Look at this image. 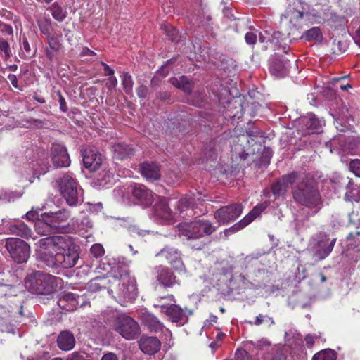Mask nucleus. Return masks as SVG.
<instances>
[{
  "instance_id": "0e129e2a",
  "label": "nucleus",
  "mask_w": 360,
  "mask_h": 360,
  "mask_svg": "<svg viewBox=\"0 0 360 360\" xmlns=\"http://www.w3.org/2000/svg\"><path fill=\"white\" fill-rule=\"evenodd\" d=\"M317 337L315 335L308 334L305 336L304 340L308 347H311L315 342Z\"/></svg>"
},
{
  "instance_id": "0eeeda50",
  "label": "nucleus",
  "mask_w": 360,
  "mask_h": 360,
  "mask_svg": "<svg viewBox=\"0 0 360 360\" xmlns=\"http://www.w3.org/2000/svg\"><path fill=\"white\" fill-rule=\"evenodd\" d=\"M216 231L212 224L207 220H198L185 224L181 231L191 241L199 240L205 235H211Z\"/></svg>"
},
{
  "instance_id": "a18cd8bd",
  "label": "nucleus",
  "mask_w": 360,
  "mask_h": 360,
  "mask_svg": "<svg viewBox=\"0 0 360 360\" xmlns=\"http://www.w3.org/2000/svg\"><path fill=\"white\" fill-rule=\"evenodd\" d=\"M0 51L4 53L5 60L9 59L12 56L9 43L3 38H0Z\"/></svg>"
},
{
  "instance_id": "de8ad7c7",
  "label": "nucleus",
  "mask_w": 360,
  "mask_h": 360,
  "mask_svg": "<svg viewBox=\"0 0 360 360\" xmlns=\"http://www.w3.org/2000/svg\"><path fill=\"white\" fill-rule=\"evenodd\" d=\"M91 255L95 258H101L105 253L103 247L101 244H94L90 249Z\"/></svg>"
},
{
  "instance_id": "864d4df0",
  "label": "nucleus",
  "mask_w": 360,
  "mask_h": 360,
  "mask_svg": "<svg viewBox=\"0 0 360 360\" xmlns=\"http://www.w3.org/2000/svg\"><path fill=\"white\" fill-rule=\"evenodd\" d=\"M56 94L58 96L60 110L63 112H66L68 108L65 98L63 96L60 91H57Z\"/></svg>"
},
{
  "instance_id": "20e7f679",
  "label": "nucleus",
  "mask_w": 360,
  "mask_h": 360,
  "mask_svg": "<svg viewBox=\"0 0 360 360\" xmlns=\"http://www.w3.org/2000/svg\"><path fill=\"white\" fill-rule=\"evenodd\" d=\"M59 238L60 236H55L42 238L39 241L38 258L51 268H58V253L60 249L56 243H59Z\"/></svg>"
},
{
  "instance_id": "37998d69",
  "label": "nucleus",
  "mask_w": 360,
  "mask_h": 360,
  "mask_svg": "<svg viewBox=\"0 0 360 360\" xmlns=\"http://www.w3.org/2000/svg\"><path fill=\"white\" fill-rule=\"evenodd\" d=\"M195 205L194 199L192 197L190 196H186L184 198H181L178 201V209L180 212H181L183 210L193 207Z\"/></svg>"
},
{
  "instance_id": "5fc2aeb1",
  "label": "nucleus",
  "mask_w": 360,
  "mask_h": 360,
  "mask_svg": "<svg viewBox=\"0 0 360 360\" xmlns=\"http://www.w3.org/2000/svg\"><path fill=\"white\" fill-rule=\"evenodd\" d=\"M254 345L259 349H263L264 348L269 347L271 346V342L266 338H262L261 340H258Z\"/></svg>"
},
{
  "instance_id": "c756f323",
  "label": "nucleus",
  "mask_w": 360,
  "mask_h": 360,
  "mask_svg": "<svg viewBox=\"0 0 360 360\" xmlns=\"http://www.w3.org/2000/svg\"><path fill=\"white\" fill-rule=\"evenodd\" d=\"M40 220H37L34 223L35 231L41 235H49L55 232L51 223L48 222V218L44 213L42 214Z\"/></svg>"
},
{
  "instance_id": "393cba45",
  "label": "nucleus",
  "mask_w": 360,
  "mask_h": 360,
  "mask_svg": "<svg viewBox=\"0 0 360 360\" xmlns=\"http://www.w3.org/2000/svg\"><path fill=\"white\" fill-rule=\"evenodd\" d=\"M140 349L146 354L157 353L161 347L160 341L155 337H142L138 342Z\"/></svg>"
},
{
  "instance_id": "5701e85b",
  "label": "nucleus",
  "mask_w": 360,
  "mask_h": 360,
  "mask_svg": "<svg viewBox=\"0 0 360 360\" xmlns=\"http://www.w3.org/2000/svg\"><path fill=\"white\" fill-rule=\"evenodd\" d=\"M153 214L157 219L162 221H169L174 218V214L169 207L165 198H160L153 207Z\"/></svg>"
},
{
  "instance_id": "13d9d810",
  "label": "nucleus",
  "mask_w": 360,
  "mask_h": 360,
  "mask_svg": "<svg viewBox=\"0 0 360 360\" xmlns=\"http://www.w3.org/2000/svg\"><path fill=\"white\" fill-rule=\"evenodd\" d=\"M26 217L28 220L34 221V223L37 221V220H40L41 218H39V213L37 211H29L26 214Z\"/></svg>"
},
{
  "instance_id": "6e6552de",
  "label": "nucleus",
  "mask_w": 360,
  "mask_h": 360,
  "mask_svg": "<svg viewBox=\"0 0 360 360\" xmlns=\"http://www.w3.org/2000/svg\"><path fill=\"white\" fill-rule=\"evenodd\" d=\"M336 239H330L328 234L319 232L316 234L311 241V251L313 257L319 261L326 258L332 252Z\"/></svg>"
},
{
  "instance_id": "ddd939ff",
  "label": "nucleus",
  "mask_w": 360,
  "mask_h": 360,
  "mask_svg": "<svg viewBox=\"0 0 360 360\" xmlns=\"http://www.w3.org/2000/svg\"><path fill=\"white\" fill-rule=\"evenodd\" d=\"M267 202L256 205L243 219L239 222L235 224L231 227L225 230L224 233L227 236L230 233H234L240 229H243L249 224H250L255 219L259 217L262 212H264L268 207Z\"/></svg>"
},
{
  "instance_id": "680f3d73",
  "label": "nucleus",
  "mask_w": 360,
  "mask_h": 360,
  "mask_svg": "<svg viewBox=\"0 0 360 360\" xmlns=\"http://www.w3.org/2000/svg\"><path fill=\"white\" fill-rule=\"evenodd\" d=\"M105 85L109 89H115L117 85V78L115 76L110 77Z\"/></svg>"
},
{
  "instance_id": "473e14b6",
  "label": "nucleus",
  "mask_w": 360,
  "mask_h": 360,
  "mask_svg": "<svg viewBox=\"0 0 360 360\" xmlns=\"http://www.w3.org/2000/svg\"><path fill=\"white\" fill-rule=\"evenodd\" d=\"M301 124L307 129H317L321 127V120L313 113H308L301 117Z\"/></svg>"
},
{
  "instance_id": "72a5a7b5",
  "label": "nucleus",
  "mask_w": 360,
  "mask_h": 360,
  "mask_svg": "<svg viewBox=\"0 0 360 360\" xmlns=\"http://www.w3.org/2000/svg\"><path fill=\"white\" fill-rule=\"evenodd\" d=\"M170 82L172 85L181 89L186 94H190L192 91V84L185 76H181L179 78H171Z\"/></svg>"
},
{
  "instance_id": "c9c22d12",
  "label": "nucleus",
  "mask_w": 360,
  "mask_h": 360,
  "mask_svg": "<svg viewBox=\"0 0 360 360\" xmlns=\"http://www.w3.org/2000/svg\"><path fill=\"white\" fill-rule=\"evenodd\" d=\"M12 232L16 236L22 238H28L31 236V229L24 223H19L12 227Z\"/></svg>"
},
{
  "instance_id": "79ce46f5",
  "label": "nucleus",
  "mask_w": 360,
  "mask_h": 360,
  "mask_svg": "<svg viewBox=\"0 0 360 360\" xmlns=\"http://www.w3.org/2000/svg\"><path fill=\"white\" fill-rule=\"evenodd\" d=\"M38 27L40 30V32L48 36L50 34V27L51 25V20L49 18H44L43 19H39L37 20Z\"/></svg>"
},
{
  "instance_id": "052dcab7",
  "label": "nucleus",
  "mask_w": 360,
  "mask_h": 360,
  "mask_svg": "<svg viewBox=\"0 0 360 360\" xmlns=\"http://www.w3.org/2000/svg\"><path fill=\"white\" fill-rule=\"evenodd\" d=\"M101 64L103 67L104 75L110 77L113 76L115 71L112 68L103 61L101 62Z\"/></svg>"
},
{
  "instance_id": "4d7b16f0",
  "label": "nucleus",
  "mask_w": 360,
  "mask_h": 360,
  "mask_svg": "<svg viewBox=\"0 0 360 360\" xmlns=\"http://www.w3.org/2000/svg\"><path fill=\"white\" fill-rule=\"evenodd\" d=\"M290 21L292 22V19H295L297 21L302 19L304 16V13L299 11L295 8L290 11Z\"/></svg>"
},
{
  "instance_id": "aec40b11",
  "label": "nucleus",
  "mask_w": 360,
  "mask_h": 360,
  "mask_svg": "<svg viewBox=\"0 0 360 360\" xmlns=\"http://www.w3.org/2000/svg\"><path fill=\"white\" fill-rule=\"evenodd\" d=\"M160 311L172 322L179 323L181 325L187 322L188 317L186 312L179 305L174 304L161 305Z\"/></svg>"
},
{
  "instance_id": "774afa93",
  "label": "nucleus",
  "mask_w": 360,
  "mask_h": 360,
  "mask_svg": "<svg viewBox=\"0 0 360 360\" xmlns=\"http://www.w3.org/2000/svg\"><path fill=\"white\" fill-rule=\"evenodd\" d=\"M353 39L356 44H357L360 47V25L359 27L356 30Z\"/></svg>"
},
{
  "instance_id": "3c124183",
  "label": "nucleus",
  "mask_w": 360,
  "mask_h": 360,
  "mask_svg": "<svg viewBox=\"0 0 360 360\" xmlns=\"http://www.w3.org/2000/svg\"><path fill=\"white\" fill-rule=\"evenodd\" d=\"M258 37L259 41L261 43L265 42H273L274 40L270 37V32L268 30H264V32H258Z\"/></svg>"
},
{
  "instance_id": "c85d7f7f",
  "label": "nucleus",
  "mask_w": 360,
  "mask_h": 360,
  "mask_svg": "<svg viewBox=\"0 0 360 360\" xmlns=\"http://www.w3.org/2000/svg\"><path fill=\"white\" fill-rule=\"evenodd\" d=\"M57 343L59 348L64 351L71 350L75 345V339L72 333L63 331L58 336Z\"/></svg>"
},
{
  "instance_id": "cd10ccee",
  "label": "nucleus",
  "mask_w": 360,
  "mask_h": 360,
  "mask_svg": "<svg viewBox=\"0 0 360 360\" xmlns=\"http://www.w3.org/2000/svg\"><path fill=\"white\" fill-rule=\"evenodd\" d=\"M141 173L148 180H158L160 177V165L155 162H145L140 165Z\"/></svg>"
},
{
  "instance_id": "bb28decb",
  "label": "nucleus",
  "mask_w": 360,
  "mask_h": 360,
  "mask_svg": "<svg viewBox=\"0 0 360 360\" xmlns=\"http://www.w3.org/2000/svg\"><path fill=\"white\" fill-rule=\"evenodd\" d=\"M45 214L48 218L47 221L51 223L55 231L64 228L63 224L68 221L70 216V212L66 210Z\"/></svg>"
},
{
  "instance_id": "4be33fe9",
  "label": "nucleus",
  "mask_w": 360,
  "mask_h": 360,
  "mask_svg": "<svg viewBox=\"0 0 360 360\" xmlns=\"http://www.w3.org/2000/svg\"><path fill=\"white\" fill-rule=\"evenodd\" d=\"M83 163L90 172L96 171L101 166L102 158L101 155L91 148H85L82 151Z\"/></svg>"
},
{
  "instance_id": "f704fd0d",
  "label": "nucleus",
  "mask_w": 360,
  "mask_h": 360,
  "mask_svg": "<svg viewBox=\"0 0 360 360\" xmlns=\"http://www.w3.org/2000/svg\"><path fill=\"white\" fill-rule=\"evenodd\" d=\"M109 281L105 277H96L91 279L88 283V288L91 292H98L105 288Z\"/></svg>"
},
{
  "instance_id": "49530a36",
  "label": "nucleus",
  "mask_w": 360,
  "mask_h": 360,
  "mask_svg": "<svg viewBox=\"0 0 360 360\" xmlns=\"http://www.w3.org/2000/svg\"><path fill=\"white\" fill-rule=\"evenodd\" d=\"M257 30L255 28H250V30L245 35V42L249 45H255L257 40Z\"/></svg>"
},
{
  "instance_id": "ea45409f",
  "label": "nucleus",
  "mask_w": 360,
  "mask_h": 360,
  "mask_svg": "<svg viewBox=\"0 0 360 360\" xmlns=\"http://www.w3.org/2000/svg\"><path fill=\"white\" fill-rule=\"evenodd\" d=\"M270 322V325H274L275 321L272 317L269 316L268 315H263L259 314L257 316L254 321H245V322L250 326H260L265 322Z\"/></svg>"
},
{
  "instance_id": "423d86ee",
  "label": "nucleus",
  "mask_w": 360,
  "mask_h": 360,
  "mask_svg": "<svg viewBox=\"0 0 360 360\" xmlns=\"http://www.w3.org/2000/svg\"><path fill=\"white\" fill-rule=\"evenodd\" d=\"M113 277L118 281L117 295L120 300L127 302L134 301L137 296V288L134 278L127 270L114 271Z\"/></svg>"
},
{
  "instance_id": "c03bdc74",
  "label": "nucleus",
  "mask_w": 360,
  "mask_h": 360,
  "mask_svg": "<svg viewBox=\"0 0 360 360\" xmlns=\"http://www.w3.org/2000/svg\"><path fill=\"white\" fill-rule=\"evenodd\" d=\"M163 29L169 40L172 41H179V32L176 28L170 25H165Z\"/></svg>"
},
{
  "instance_id": "9d476101",
  "label": "nucleus",
  "mask_w": 360,
  "mask_h": 360,
  "mask_svg": "<svg viewBox=\"0 0 360 360\" xmlns=\"http://www.w3.org/2000/svg\"><path fill=\"white\" fill-rule=\"evenodd\" d=\"M57 182L60 193L67 203L70 206L76 205L78 202L77 183L72 174H65Z\"/></svg>"
},
{
  "instance_id": "f03ea898",
  "label": "nucleus",
  "mask_w": 360,
  "mask_h": 360,
  "mask_svg": "<svg viewBox=\"0 0 360 360\" xmlns=\"http://www.w3.org/2000/svg\"><path fill=\"white\" fill-rule=\"evenodd\" d=\"M110 328L127 340H134L141 334L138 322L124 313L114 315L110 321Z\"/></svg>"
},
{
  "instance_id": "f257e3e1",
  "label": "nucleus",
  "mask_w": 360,
  "mask_h": 360,
  "mask_svg": "<svg viewBox=\"0 0 360 360\" xmlns=\"http://www.w3.org/2000/svg\"><path fill=\"white\" fill-rule=\"evenodd\" d=\"M291 193L294 200L317 213L323 205V201L313 178L308 176H300L292 186Z\"/></svg>"
},
{
  "instance_id": "2eb2a0df",
  "label": "nucleus",
  "mask_w": 360,
  "mask_h": 360,
  "mask_svg": "<svg viewBox=\"0 0 360 360\" xmlns=\"http://www.w3.org/2000/svg\"><path fill=\"white\" fill-rule=\"evenodd\" d=\"M267 202L256 205L243 219L239 222L235 224L231 227L225 230L224 233L227 236L230 233H234L240 229H243L249 224H250L255 219L259 217L262 212H264L268 207Z\"/></svg>"
},
{
  "instance_id": "e2e57ef3",
  "label": "nucleus",
  "mask_w": 360,
  "mask_h": 360,
  "mask_svg": "<svg viewBox=\"0 0 360 360\" xmlns=\"http://www.w3.org/2000/svg\"><path fill=\"white\" fill-rule=\"evenodd\" d=\"M137 95L140 98H146L148 94V88L145 85H140L136 89Z\"/></svg>"
},
{
  "instance_id": "603ef678",
  "label": "nucleus",
  "mask_w": 360,
  "mask_h": 360,
  "mask_svg": "<svg viewBox=\"0 0 360 360\" xmlns=\"http://www.w3.org/2000/svg\"><path fill=\"white\" fill-rule=\"evenodd\" d=\"M236 360H252V357L245 349H237Z\"/></svg>"
},
{
  "instance_id": "b1692460",
  "label": "nucleus",
  "mask_w": 360,
  "mask_h": 360,
  "mask_svg": "<svg viewBox=\"0 0 360 360\" xmlns=\"http://www.w3.org/2000/svg\"><path fill=\"white\" fill-rule=\"evenodd\" d=\"M158 255L165 257L169 264L176 269H181L184 266L181 258V252L176 248L166 246L158 253Z\"/></svg>"
},
{
  "instance_id": "dca6fc26",
  "label": "nucleus",
  "mask_w": 360,
  "mask_h": 360,
  "mask_svg": "<svg viewBox=\"0 0 360 360\" xmlns=\"http://www.w3.org/2000/svg\"><path fill=\"white\" fill-rule=\"evenodd\" d=\"M129 192L131 193L138 203L145 207L151 205L154 201L153 192L143 184H134L131 185L129 188Z\"/></svg>"
},
{
  "instance_id": "a19ab883",
  "label": "nucleus",
  "mask_w": 360,
  "mask_h": 360,
  "mask_svg": "<svg viewBox=\"0 0 360 360\" xmlns=\"http://www.w3.org/2000/svg\"><path fill=\"white\" fill-rule=\"evenodd\" d=\"M312 360H336V354L331 349L322 350L316 353Z\"/></svg>"
},
{
  "instance_id": "9b49d317",
  "label": "nucleus",
  "mask_w": 360,
  "mask_h": 360,
  "mask_svg": "<svg viewBox=\"0 0 360 360\" xmlns=\"http://www.w3.org/2000/svg\"><path fill=\"white\" fill-rule=\"evenodd\" d=\"M243 209L240 203L231 204L216 210L214 217L219 225H225L239 217Z\"/></svg>"
},
{
  "instance_id": "4468645a",
  "label": "nucleus",
  "mask_w": 360,
  "mask_h": 360,
  "mask_svg": "<svg viewBox=\"0 0 360 360\" xmlns=\"http://www.w3.org/2000/svg\"><path fill=\"white\" fill-rule=\"evenodd\" d=\"M267 202L256 205L243 219L239 222L235 224L231 227L225 230L224 233L227 236L230 233H234L240 229H243L249 224H250L255 219L259 217L262 212H264L268 207Z\"/></svg>"
},
{
  "instance_id": "4c0bfd02",
  "label": "nucleus",
  "mask_w": 360,
  "mask_h": 360,
  "mask_svg": "<svg viewBox=\"0 0 360 360\" xmlns=\"http://www.w3.org/2000/svg\"><path fill=\"white\" fill-rule=\"evenodd\" d=\"M61 37L62 34L60 33L54 34H50L46 36L49 46L53 51H59L60 49L62 44L60 41V39Z\"/></svg>"
},
{
  "instance_id": "58836bf2",
  "label": "nucleus",
  "mask_w": 360,
  "mask_h": 360,
  "mask_svg": "<svg viewBox=\"0 0 360 360\" xmlns=\"http://www.w3.org/2000/svg\"><path fill=\"white\" fill-rule=\"evenodd\" d=\"M122 84L124 92L127 94H131L133 91L134 82L129 72H124L122 75Z\"/></svg>"
},
{
  "instance_id": "09e8293b",
  "label": "nucleus",
  "mask_w": 360,
  "mask_h": 360,
  "mask_svg": "<svg viewBox=\"0 0 360 360\" xmlns=\"http://www.w3.org/2000/svg\"><path fill=\"white\" fill-rule=\"evenodd\" d=\"M349 169L356 176L360 177V160H352L349 162Z\"/></svg>"
},
{
  "instance_id": "a211bd4d",
  "label": "nucleus",
  "mask_w": 360,
  "mask_h": 360,
  "mask_svg": "<svg viewBox=\"0 0 360 360\" xmlns=\"http://www.w3.org/2000/svg\"><path fill=\"white\" fill-rule=\"evenodd\" d=\"M153 274L158 283L165 288H172L179 285L174 272L168 267L160 265L153 269Z\"/></svg>"
},
{
  "instance_id": "f3484780",
  "label": "nucleus",
  "mask_w": 360,
  "mask_h": 360,
  "mask_svg": "<svg viewBox=\"0 0 360 360\" xmlns=\"http://www.w3.org/2000/svg\"><path fill=\"white\" fill-rule=\"evenodd\" d=\"M298 179V173L292 172L290 174L282 176L271 186V191L276 198L285 194L290 185L292 186Z\"/></svg>"
},
{
  "instance_id": "6e6d98bb",
  "label": "nucleus",
  "mask_w": 360,
  "mask_h": 360,
  "mask_svg": "<svg viewBox=\"0 0 360 360\" xmlns=\"http://www.w3.org/2000/svg\"><path fill=\"white\" fill-rule=\"evenodd\" d=\"M0 30L4 34L13 36V27L8 24H5V23L0 24Z\"/></svg>"
},
{
  "instance_id": "1a4fd4ad",
  "label": "nucleus",
  "mask_w": 360,
  "mask_h": 360,
  "mask_svg": "<svg viewBox=\"0 0 360 360\" xmlns=\"http://www.w3.org/2000/svg\"><path fill=\"white\" fill-rule=\"evenodd\" d=\"M5 247L11 258L18 264L27 262L30 257V246L22 239L16 238H7Z\"/></svg>"
},
{
  "instance_id": "e433bc0d",
  "label": "nucleus",
  "mask_w": 360,
  "mask_h": 360,
  "mask_svg": "<svg viewBox=\"0 0 360 360\" xmlns=\"http://www.w3.org/2000/svg\"><path fill=\"white\" fill-rule=\"evenodd\" d=\"M302 38H304L308 41H319L322 39V32L319 27H314L307 30L303 34Z\"/></svg>"
},
{
  "instance_id": "2f4dec72",
  "label": "nucleus",
  "mask_w": 360,
  "mask_h": 360,
  "mask_svg": "<svg viewBox=\"0 0 360 360\" xmlns=\"http://www.w3.org/2000/svg\"><path fill=\"white\" fill-rule=\"evenodd\" d=\"M48 10L51 12L52 17L58 22L63 21L68 16L67 9L58 2L52 4Z\"/></svg>"
},
{
  "instance_id": "412c9836",
  "label": "nucleus",
  "mask_w": 360,
  "mask_h": 360,
  "mask_svg": "<svg viewBox=\"0 0 360 360\" xmlns=\"http://www.w3.org/2000/svg\"><path fill=\"white\" fill-rule=\"evenodd\" d=\"M271 73L277 77L287 76L290 71V60L283 56H274L269 64Z\"/></svg>"
},
{
  "instance_id": "bf43d9fd",
  "label": "nucleus",
  "mask_w": 360,
  "mask_h": 360,
  "mask_svg": "<svg viewBox=\"0 0 360 360\" xmlns=\"http://www.w3.org/2000/svg\"><path fill=\"white\" fill-rule=\"evenodd\" d=\"M360 236V231H356L354 233H350L347 237V241H351V244H353L354 245H358L359 243V241L356 240V238Z\"/></svg>"
},
{
  "instance_id": "7c9ffc66",
  "label": "nucleus",
  "mask_w": 360,
  "mask_h": 360,
  "mask_svg": "<svg viewBox=\"0 0 360 360\" xmlns=\"http://www.w3.org/2000/svg\"><path fill=\"white\" fill-rule=\"evenodd\" d=\"M114 155L116 158L124 160L134 154V149L124 143H115L112 146Z\"/></svg>"
},
{
  "instance_id": "f8f14e48",
  "label": "nucleus",
  "mask_w": 360,
  "mask_h": 360,
  "mask_svg": "<svg viewBox=\"0 0 360 360\" xmlns=\"http://www.w3.org/2000/svg\"><path fill=\"white\" fill-rule=\"evenodd\" d=\"M51 158L54 167H68L70 165V158L66 148L58 143H52L51 149Z\"/></svg>"
},
{
  "instance_id": "39448f33",
  "label": "nucleus",
  "mask_w": 360,
  "mask_h": 360,
  "mask_svg": "<svg viewBox=\"0 0 360 360\" xmlns=\"http://www.w3.org/2000/svg\"><path fill=\"white\" fill-rule=\"evenodd\" d=\"M58 278L42 271H35L27 278L30 288L36 293L40 295H50L55 292L58 286Z\"/></svg>"
},
{
  "instance_id": "7ed1b4c3",
  "label": "nucleus",
  "mask_w": 360,
  "mask_h": 360,
  "mask_svg": "<svg viewBox=\"0 0 360 360\" xmlns=\"http://www.w3.org/2000/svg\"><path fill=\"white\" fill-rule=\"evenodd\" d=\"M59 240V243H56L60 249L58 253V268H72L79 259L77 247L69 236H60Z\"/></svg>"
},
{
  "instance_id": "6ab92c4d",
  "label": "nucleus",
  "mask_w": 360,
  "mask_h": 360,
  "mask_svg": "<svg viewBox=\"0 0 360 360\" xmlns=\"http://www.w3.org/2000/svg\"><path fill=\"white\" fill-rule=\"evenodd\" d=\"M58 306L66 311H72L84 305V298L72 292H68L58 300Z\"/></svg>"
},
{
  "instance_id": "69168bd1",
  "label": "nucleus",
  "mask_w": 360,
  "mask_h": 360,
  "mask_svg": "<svg viewBox=\"0 0 360 360\" xmlns=\"http://www.w3.org/2000/svg\"><path fill=\"white\" fill-rule=\"evenodd\" d=\"M96 56V53L94 51L90 50L88 47H83L79 53V56L84 57V56Z\"/></svg>"
},
{
  "instance_id": "8fccbe9b",
  "label": "nucleus",
  "mask_w": 360,
  "mask_h": 360,
  "mask_svg": "<svg viewBox=\"0 0 360 360\" xmlns=\"http://www.w3.org/2000/svg\"><path fill=\"white\" fill-rule=\"evenodd\" d=\"M246 133L250 137H257L262 136V131L255 127L254 124H250V127L246 130Z\"/></svg>"
},
{
  "instance_id": "a878e982",
  "label": "nucleus",
  "mask_w": 360,
  "mask_h": 360,
  "mask_svg": "<svg viewBox=\"0 0 360 360\" xmlns=\"http://www.w3.org/2000/svg\"><path fill=\"white\" fill-rule=\"evenodd\" d=\"M139 317L141 323L151 332L162 331L164 325L154 314L146 311L141 312Z\"/></svg>"
},
{
  "instance_id": "338daca9",
  "label": "nucleus",
  "mask_w": 360,
  "mask_h": 360,
  "mask_svg": "<svg viewBox=\"0 0 360 360\" xmlns=\"http://www.w3.org/2000/svg\"><path fill=\"white\" fill-rule=\"evenodd\" d=\"M8 79L11 81L12 85L18 89H20V90H22L21 88L19 86L18 84V79H17V77L15 75H13V74H10L8 76Z\"/></svg>"
}]
</instances>
